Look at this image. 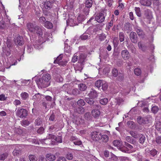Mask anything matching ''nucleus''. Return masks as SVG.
I'll use <instances>...</instances> for the list:
<instances>
[{
  "label": "nucleus",
  "instance_id": "nucleus-38",
  "mask_svg": "<svg viewBox=\"0 0 161 161\" xmlns=\"http://www.w3.org/2000/svg\"><path fill=\"white\" fill-rule=\"evenodd\" d=\"M108 101V99L106 98L101 99L99 100L100 103L103 105H106Z\"/></svg>",
  "mask_w": 161,
  "mask_h": 161
},
{
  "label": "nucleus",
  "instance_id": "nucleus-49",
  "mask_svg": "<svg viewBox=\"0 0 161 161\" xmlns=\"http://www.w3.org/2000/svg\"><path fill=\"white\" fill-rule=\"evenodd\" d=\"M37 42H38L37 41L35 42V44L34 45L35 47L37 49H39L40 48V47H41V46L42 44V42H40L38 43Z\"/></svg>",
  "mask_w": 161,
  "mask_h": 161
},
{
  "label": "nucleus",
  "instance_id": "nucleus-37",
  "mask_svg": "<svg viewBox=\"0 0 161 161\" xmlns=\"http://www.w3.org/2000/svg\"><path fill=\"white\" fill-rule=\"evenodd\" d=\"M55 80L57 82H60L63 81V78L60 75H57L54 77Z\"/></svg>",
  "mask_w": 161,
  "mask_h": 161
},
{
  "label": "nucleus",
  "instance_id": "nucleus-46",
  "mask_svg": "<svg viewBox=\"0 0 161 161\" xmlns=\"http://www.w3.org/2000/svg\"><path fill=\"white\" fill-rule=\"evenodd\" d=\"M77 104L79 106L82 107L85 104V102L83 99H80L78 101Z\"/></svg>",
  "mask_w": 161,
  "mask_h": 161
},
{
  "label": "nucleus",
  "instance_id": "nucleus-51",
  "mask_svg": "<svg viewBox=\"0 0 161 161\" xmlns=\"http://www.w3.org/2000/svg\"><path fill=\"white\" fill-rule=\"evenodd\" d=\"M158 151L155 149H153L152 150L149 151V153L153 157L154 156L157 155Z\"/></svg>",
  "mask_w": 161,
  "mask_h": 161
},
{
  "label": "nucleus",
  "instance_id": "nucleus-39",
  "mask_svg": "<svg viewBox=\"0 0 161 161\" xmlns=\"http://www.w3.org/2000/svg\"><path fill=\"white\" fill-rule=\"evenodd\" d=\"M42 123V119L38 118L35 121V125H40Z\"/></svg>",
  "mask_w": 161,
  "mask_h": 161
},
{
  "label": "nucleus",
  "instance_id": "nucleus-25",
  "mask_svg": "<svg viewBox=\"0 0 161 161\" xmlns=\"http://www.w3.org/2000/svg\"><path fill=\"white\" fill-rule=\"evenodd\" d=\"M9 59L11 61L9 62L10 66L9 67L7 68H9L12 65H16L17 63V61L14 58L10 57L9 58Z\"/></svg>",
  "mask_w": 161,
  "mask_h": 161
},
{
  "label": "nucleus",
  "instance_id": "nucleus-2",
  "mask_svg": "<svg viewBox=\"0 0 161 161\" xmlns=\"http://www.w3.org/2000/svg\"><path fill=\"white\" fill-rule=\"evenodd\" d=\"M152 119V117L149 115H147L145 117L139 116L137 119L138 123L141 125L147 124L151 121Z\"/></svg>",
  "mask_w": 161,
  "mask_h": 161
},
{
  "label": "nucleus",
  "instance_id": "nucleus-19",
  "mask_svg": "<svg viewBox=\"0 0 161 161\" xmlns=\"http://www.w3.org/2000/svg\"><path fill=\"white\" fill-rule=\"evenodd\" d=\"M44 26L48 29H52L53 27V24L50 21H46L44 25Z\"/></svg>",
  "mask_w": 161,
  "mask_h": 161
},
{
  "label": "nucleus",
  "instance_id": "nucleus-29",
  "mask_svg": "<svg viewBox=\"0 0 161 161\" xmlns=\"http://www.w3.org/2000/svg\"><path fill=\"white\" fill-rule=\"evenodd\" d=\"M120 150L122 152L126 153H130L132 151L129 149V148H127L126 147L124 146V147L120 148Z\"/></svg>",
  "mask_w": 161,
  "mask_h": 161
},
{
  "label": "nucleus",
  "instance_id": "nucleus-60",
  "mask_svg": "<svg viewBox=\"0 0 161 161\" xmlns=\"http://www.w3.org/2000/svg\"><path fill=\"white\" fill-rule=\"evenodd\" d=\"M106 38V36L105 34L102 33L99 35V39L102 41L104 40Z\"/></svg>",
  "mask_w": 161,
  "mask_h": 161
},
{
  "label": "nucleus",
  "instance_id": "nucleus-36",
  "mask_svg": "<svg viewBox=\"0 0 161 161\" xmlns=\"http://www.w3.org/2000/svg\"><path fill=\"white\" fill-rule=\"evenodd\" d=\"M103 83V81L102 80H99L96 82L95 85L98 88H99L102 86Z\"/></svg>",
  "mask_w": 161,
  "mask_h": 161
},
{
  "label": "nucleus",
  "instance_id": "nucleus-17",
  "mask_svg": "<svg viewBox=\"0 0 161 161\" xmlns=\"http://www.w3.org/2000/svg\"><path fill=\"white\" fill-rule=\"evenodd\" d=\"M67 92L68 93L70 94H72L74 95L77 96L80 94V92L79 91V89L77 88H75L72 90L71 92H70L69 91H67Z\"/></svg>",
  "mask_w": 161,
  "mask_h": 161
},
{
  "label": "nucleus",
  "instance_id": "nucleus-48",
  "mask_svg": "<svg viewBox=\"0 0 161 161\" xmlns=\"http://www.w3.org/2000/svg\"><path fill=\"white\" fill-rule=\"evenodd\" d=\"M50 9H47L45 8H42L43 13L46 16H48L50 15V12L49 11Z\"/></svg>",
  "mask_w": 161,
  "mask_h": 161
},
{
  "label": "nucleus",
  "instance_id": "nucleus-18",
  "mask_svg": "<svg viewBox=\"0 0 161 161\" xmlns=\"http://www.w3.org/2000/svg\"><path fill=\"white\" fill-rule=\"evenodd\" d=\"M63 57V55L62 54H60L58 56L56 59L54 61V64H61V60Z\"/></svg>",
  "mask_w": 161,
  "mask_h": 161
},
{
  "label": "nucleus",
  "instance_id": "nucleus-42",
  "mask_svg": "<svg viewBox=\"0 0 161 161\" xmlns=\"http://www.w3.org/2000/svg\"><path fill=\"white\" fill-rule=\"evenodd\" d=\"M22 98L24 100H25L28 97L29 95L26 92H22L21 94Z\"/></svg>",
  "mask_w": 161,
  "mask_h": 161
},
{
  "label": "nucleus",
  "instance_id": "nucleus-63",
  "mask_svg": "<svg viewBox=\"0 0 161 161\" xmlns=\"http://www.w3.org/2000/svg\"><path fill=\"white\" fill-rule=\"evenodd\" d=\"M101 86L102 89L103 90H106L107 89L108 87V84L107 83L104 82V83H103V84H102Z\"/></svg>",
  "mask_w": 161,
  "mask_h": 161
},
{
  "label": "nucleus",
  "instance_id": "nucleus-57",
  "mask_svg": "<svg viewBox=\"0 0 161 161\" xmlns=\"http://www.w3.org/2000/svg\"><path fill=\"white\" fill-rule=\"evenodd\" d=\"M90 8H88L86 6L83 8V12L86 15H87L89 14L90 11Z\"/></svg>",
  "mask_w": 161,
  "mask_h": 161
},
{
  "label": "nucleus",
  "instance_id": "nucleus-34",
  "mask_svg": "<svg viewBox=\"0 0 161 161\" xmlns=\"http://www.w3.org/2000/svg\"><path fill=\"white\" fill-rule=\"evenodd\" d=\"M156 129L159 131H161V122L157 121L156 122L155 125Z\"/></svg>",
  "mask_w": 161,
  "mask_h": 161
},
{
  "label": "nucleus",
  "instance_id": "nucleus-26",
  "mask_svg": "<svg viewBox=\"0 0 161 161\" xmlns=\"http://www.w3.org/2000/svg\"><path fill=\"white\" fill-rule=\"evenodd\" d=\"M139 136L140 137L139 140V142L141 144H143L146 140V137L145 136L141 134L140 136Z\"/></svg>",
  "mask_w": 161,
  "mask_h": 161
},
{
  "label": "nucleus",
  "instance_id": "nucleus-21",
  "mask_svg": "<svg viewBox=\"0 0 161 161\" xmlns=\"http://www.w3.org/2000/svg\"><path fill=\"white\" fill-rule=\"evenodd\" d=\"M86 102L90 105H93L95 103L94 100L92 98L86 97L85 99Z\"/></svg>",
  "mask_w": 161,
  "mask_h": 161
},
{
  "label": "nucleus",
  "instance_id": "nucleus-55",
  "mask_svg": "<svg viewBox=\"0 0 161 161\" xmlns=\"http://www.w3.org/2000/svg\"><path fill=\"white\" fill-rule=\"evenodd\" d=\"M66 158L68 160H72L73 159V156L72 153H68L66 154Z\"/></svg>",
  "mask_w": 161,
  "mask_h": 161
},
{
  "label": "nucleus",
  "instance_id": "nucleus-20",
  "mask_svg": "<svg viewBox=\"0 0 161 161\" xmlns=\"http://www.w3.org/2000/svg\"><path fill=\"white\" fill-rule=\"evenodd\" d=\"M100 139L103 142L106 143L109 140V137L107 135H101V136Z\"/></svg>",
  "mask_w": 161,
  "mask_h": 161
},
{
  "label": "nucleus",
  "instance_id": "nucleus-50",
  "mask_svg": "<svg viewBox=\"0 0 161 161\" xmlns=\"http://www.w3.org/2000/svg\"><path fill=\"white\" fill-rule=\"evenodd\" d=\"M130 133L132 136L135 138H136L139 137L138 134L136 132L130 131Z\"/></svg>",
  "mask_w": 161,
  "mask_h": 161
},
{
  "label": "nucleus",
  "instance_id": "nucleus-10",
  "mask_svg": "<svg viewBox=\"0 0 161 161\" xmlns=\"http://www.w3.org/2000/svg\"><path fill=\"white\" fill-rule=\"evenodd\" d=\"M43 6V8H45L47 9H50L53 7L52 3L49 1H46L42 3Z\"/></svg>",
  "mask_w": 161,
  "mask_h": 161
},
{
  "label": "nucleus",
  "instance_id": "nucleus-22",
  "mask_svg": "<svg viewBox=\"0 0 161 161\" xmlns=\"http://www.w3.org/2000/svg\"><path fill=\"white\" fill-rule=\"evenodd\" d=\"M125 74L123 72H119L118 77V80L122 81L124 79Z\"/></svg>",
  "mask_w": 161,
  "mask_h": 161
},
{
  "label": "nucleus",
  "instance_id": "nucleus-5",
  "mask_svg": "<svg viewBox=\"0 0 161 161\" xmlns=\"http://www.w3.org/2000/svg\"><path fill=\"white\" fill-rule=\"evenodd\" d=\"M14 42L16 45L21 46L24 44V41L22 36H19L16 39H14Z\"/></svg>",
  "mask_w": 161,
  "mask_h": 161
},
{
  "label": "nucleus",
  "instance_id": "nucleus-1",
  "mask_svg": "<svg viewBox=\"0 0 161 161\" xmlns=\"http://www.w3.org/2000/svg\"><path fill=\"white\" fill-rule=\"evenodd\" d=\"M51 76L48 73L44 74L41 78L36 80V82L39 87L42 88H46L50 85V80Z\"/></svg>",
  "mask_w": 161,
  "mask_h": 161
},
{
  "label": "nucleus",
  "instance_id": "nucleus-35",
  "mask_svg": "<svg viewBox=\"0 0 161 161\" xmlns=\"http://www.w3.org/2000/svg\"><path fill=\"white\" fill-rule=\"evenodd\" d=\"M86 56L84 54L81 53L79 56V61L80 63H82L86 59Z\"/></svg>",
  "mask_w": 161,
  "mask_h": 161
},
{
  "label": "nucleus",
  "instance_id": "nucleus-43",
  "mask_svg": "<svg viewBox=\"0 0 161 161\" xmlns=\"http://www.w3.org/2000/svg\"><path fill=\"white\" fill-rule=\"evenodd\" d=\"M42 95L39 93L36 94L32 97L33 99L35 100H39L41 99Z\"/></svg>",
  "mask_w": 161,
  "mask_h": 161
},
{
  "label": "nucleus",
  "instance_id": "nucleus-58",
  "mask_svg": "<svg viewBox=\"0 0 161 161\" xmlns=\"http://www.w3.org/2000/svg\"><path fill=\"white\" fill-rule=\"evenodd\" d=\"M115 102L119 105H120L123 102V99L120 97H116L115 99Z\"/></svg>",
  "mask_w": 161,
  "mask_h": 161
},
{
  "label": "nucleus",
  "instance_id": "nucleus-44",
  "mask_svg": "<svg viewBox=\"0 0 161 161\" xmlns=\"http://www.w3.org/2000/svg\"><path fill=\"white\" fill-rule=\"evenodd\" d=\"M84 111V109L81 107H78L76 109V111L79 114L83 113Z\"/></svg>",
  "mask_w": 161,
  "mask_h": 161
},
{
  "label": "nucleus",
  "instance_id": "nucleus-64",
  "mask_svg": "<svg viewBox=\"0 0 161 161\" xmlns=\"http://www.w3.org/2000/svg\"><path fill=\"white\" fill-rule=\"evenodd\" d=\"M39 21L42 24H44L45 22L47 21L45 18L44 17L42 16L39 18Z\"/></svg>",
  "mask_w": 161,
  "mask_h": 161
},
{
  "label": "nucleus",
  "instance_id": "nucleus-31",
  "mask_svg": "<svg viewBox=\"0 0 161 161\" xmlns=\"http://www.w3.org/2000/svg\"><path fill=\"white\" fill-rule=\"evenodd\" d=\"M111 72L113 76L114 77H117L118 76L119 73H118V69L115 68H113L112 69Z\"/></svg>",
  "mask_w": 161,
  "mask_h": 161
},
{
  "label": "nucleus",
  "instance_id": "nucleus-12",
  "mask_svg": "<svg viewBox=\"0 0 161 161\" xmlns=\"http://www.w3.org/2000/svg\"><path fill=\"white\" fill-rule=\"evenodd\" d=\"M140 3L144 6H150L151 5V3L149 0H140Z\"/></svg>",
  "mask_w": 161,
  "mask_h": 161
},
{
  "label": "nucleus",
  "instance_id": "nucleus-9",
  "mask_svg": "<svg viewBox=\"0 0 161 161\" xmlns=\"http://www.w3.org/2000/svg\"><path fill=\"white\" fill-rule=\"evenodd\" d=\"M144 15L147 19H151L153 18L152 12L149 9H147L144 10Z\"/></svg>",
  "mask_w": 161,
  "mask_h": 161
},
{
  "label": "nucleus",
  "instance_id": "nucleus-27",
  "mask_svg": "<svg viewBox=\"0 0 161 161\" xmlns=\"http://www.w3.org/2000/svg\"><path fill=\"white\" fill-rule=\"evenodd\" d=\"M154 142H156L158 145L161 146V136H156Z\"/></svg>",
  "mask_w": 161,
  "mask_h": 161
},
{
  "label": "nucleus",
  "instance_id": "nucleus-13",
  "mask_svg": "<svg viewBox=\"0 0 161 161\" xmlns=\"http://www.w3.org/2000/svg\"><path fill=\"white\" fill-rule=\"evenodd\" d=\"M34 30V33L36 32L39 36H42L43 35L42 29V28L39 26L36 25Z\"/></svg>",
  "mask_w": 161,
  "mask_h": 161
},
{
  "label": "nucleus",
  "instance_id": "nucleus-15",
  "mask_svg": "<svg viewBox=\"0 0 161 161\" xmlns=\"http://www.w3.org/2000/svg\"><path fill=\"white\" fill-rule=\"evenodd\" d=\"M46 157L47 159L50 161H54L56 158V156L52 153H48L46 155Z\"/></svg>",
  "mask_w": 161,
  "mask_h": 161
},
{
  "label": "nucleus",
  "instance_id": "nucleus-52",
  "mask_svg": "<svg viewBox=\"0 0 161 161\" xmlns=\"http://www.w3.org/2000/svg\"><path fill=\"white\" fill-rule=\"evenodd\" d=\"M30 124V122L27 120H24L22 122V125L24 127H25L29 125Z\"/></svg>",
  "mask_w": 161,
  "mask_h": 161
},
{
  "label": "nucleus",
  "instance_id": "nucleus-54",
  "mask_svg": "<svg viewBox=\"0 0 161 161\" xmlns=\"http://www.w3.org/2000/svg\"><path fill=\"white\" fill-rule=\"evenodd\" d=\"M30 161H37V158L36 157L33 155H30L29 156Z\"/></svg>",
  "mask_w": 161,
  "mask_h": 161
},
{
  "label": "nucleus",
  "instance_id": "nucleus-62",
  "mask_svg": "<svg viewBox=\"0 0 161 161\" xmlns=\"http://www.w3.org/2000/svg\"><path fill=\"white\" fill-rule=\"evenodd\" d=\"M76 122L77 124H82L84 123V120L81 118L79 117L77 118Z\"/></svg>",
  "mask_w": 161,
  "mask_h": 161
},
{
  "label": "nucleus",
  "instance_id": "nucleus-40",
  "mask_svg": "<svg viewBox=\"0 0 161 161\" xmlns=\"http://www.w3.org/2000/svg\"><path fill=\"white\" fill-rule=\"evenodd\" d=\"M89 37L90 36L89 35L84 33L80 36V38L81 40L84 41L89 39Z\"/></svg>",
  "mask_w": 161,
  "mask_h": 161
},
{
  "label": "nucleus",
  "instance_id": "nucleus-24",
  "mask_svg": "<svg viewBox=\"0 0 161 161\" xmlns=\"http://www.w3.org/2000/svg\"><path fill=\"white\" fill-rule=\"evenodd\" d=\"M85 19V16L82 14H80L77 17V20L79 23H82Z\"/></svg>",
  "mask_w": 161,
  "mask_h": 161
},
{
  "label": "nucleus",
  "instance_id": "nucleus-3",
  "mask_svg": "<svg viewBox=\"0 0 161 161\" xmlns=\"http://www.w3.org/2000/svg\"><path fill=\"white\" fill-rule=\"evenodd\" d=\"M16 115L19 117L23 118H25L28 115V111L23 108H19L16 112Z\"/></svg>",
  "mask_w": 161,
  "mask_h": 161
},
{
  "label": "nucleus",
  "instance_id": "nucleus-11",
  "mask_svg": "<svg viewBox=\"0 0 161 161\" xmlns=\"http://www.w3.org/2000/svg\"><path fill=\"white\" fill-rule=\"evenodd\" d=\"M26 26L27 29L29 31L34 33V29L36 26L35 25L32 23L29 22L27 24Z\"/></svg>",
  "mask_w": 161,
  "mask_h": 161
},
{
  "label": "nucleus",
  "instance_id": "nucleus-28",
  "mask_svg": "<svg viewBox=\"0 0 161 161\" xmlns=\"http://www.w3.org/2000/svg\"><path fill=\"white\" fill-rule=\"evenodd\" d=\"M86 7L88 8H90L93 4V2L92 0H86L85 2Z\"/></svg>",
  "mask_w": 161,
  "mask_h": 161
},
{
  "label": "nucleus",
  "instance_id": "nucleus-6",
  "mask_svg": "<svg viewBox=\"0 0 161 161\" xmlns=\"http://www.w3.org/2000/svg\"><path fill=\"white\" fill-rule=\"evenodd\" d=\"M104 14L103 13H100L97 14L95 16V19L98 23L103 22L105 19Z\"/></svg>",
  "mask_w": 161,
  "mask_h": 161
},
{
  "label": "nucleus",
  "instance_id": "nucleus-47",
  "mask_svg": "<svg viewBox=\"0 0 161 161\" xmlns=\"http://www.w3.org/2000/svg\"><path fill=\"white\" fill-rule=\"evenodd\" d=\"M152 111L154 114L157 113L159 110V108L158 106H154L152 108Z\"/></svg>",
  "mask_w": 161,
  "mask_h": 161
},
{
  "label": "nucleus",
  "instance_id": "nucleus-33",
  "mask_svg": "<svg viewBox=\"0 0 161 161\" xmlns=\"http://www.w3.org/2000/svg\"><path fill=\"white\" fill-rule=\"evenodd\" d=\"M127 125L131 129H134L135 127V123L132 121H129L127 122Z\"/></svg>",
  "mask_w": 161,
  "mask_h": 161
},
{
  "label": "nucleus",
  "instance_id": "nucleus-30",
  "mask_svg": "<svg viewBox=\"0 0 161 161\" xmlns=\"http://www.w3.org/2000/svg\"><path fill=\"white\" fill-rule=\"evenodd\" d=\"M137 34L139 36H143L144 33L142 30L140 28L138 27L136 29Z\"/></svg>",
  "mask_w": 161,
  "mask_h": 161
},
{
  "label": "nucleus",
  "instance_id": "nucleus-4",
  "mask_svg": "<svg viewBox=\"0 0 161 161\" xmlns=\"http://www.w3.org/2000/svg\"><path fill=\"white\" fill-rule=\"evenodd\" d=\"M101 135V133L99 131H94L91 133V136L94 141H97L100 140Z\"/></svg>",
  "mask_w": 161,
  "mask_h": 161
},
{
  "label": "nucleus",
  "instance_id": "nucleus-14",
  "mask_svg": "<svg viewBox=\"0 0 161 161\" xmlns=\"http://www.w3.org/2000/svg\"><path fill=\"white\" fill-rule=\"evenodd\" d=\"M88 96L89 97L94 98L97 97V94L95 90L91 89L88 94Z\"/></svg>",
  "mask_w": 161,
  "mask_h": 161
},
{
  "label": "nucleus",
  "instance_id": "nucleus-8",
  "mask_svg": "<svg viewBox=\"0 0 161 161\" xmlns=\"http://www.w3.org/2000/svg\"><path fill=\"white\" fill-rule=\"evenodd\" d=\"M130 38L132 42L136 43L137 42V36L136 33L134 32H131L130 34Z\"/></svg>",
  "mask_w": 161,
  "mask_h": 161
},
{
  "label": "nucleus",
  "instance_id": "nucleus-16",
  "mask_svg": "<svg viewBox=\"0 0 161 161\" xmlns=\"http://www.w3.org/2000/svg\"><path fill=\"white\" fill-rule=\"evenodd\" d=\"M92 114L94 118H97L100 116V112L98 109H94L92 110Z\"/></svg>",
  "mask_w": 161,
  "mask_h": 161
},
{
  "label": "nucleus",
  "instance_id": "nucleus-7",
  "mask_svg": "<svg viewBox=\"0 0 161 161\" xmlns=\"http://www.w3.org/2000/svg\"><path fill=\"white\" fill-rule=\"evenodd\" d=\"M121 55L124 60H128L131 57L129 52L127 49L122 50L121 51Z\"/></svg>",
  "mask_w": 161,
  "mask_h": 161
},
{
  "label": "nucleus",
  "instance_id": "nucleus-23",
  "mask_svg": "<svg viewBox=\"0 0 161 161\" xmlns=\"http://www.w3.org/2000/svg\"><path fill=\"white\" fill-rule=\"evenodd\" d=\"M78 87L80 91H84L86 90L87 86L85 84L80 83L78 85Z\"/></svg>",
  "mask_w": 161,
  "mask_h": 161
},
{
  "label": "nucleus",
  "instance_id": "nucleus-41",
  "mask_svg": "<svg viewBox=\"0 0 161 161\" xmlns=\"http://www.w3.org/2000/svg\"><path fill=\"white\" fill-rule=\"evenodd\" d=\"M8 154L5 153L0 154V160H4L8 157Z\"/></svg>",
  "mask_w": 161,
  "mask_h": 161
},
{
  "label": "nucleus",
  "instance_id": "nucleus-61",
  "mask_svg": "<svg viewBox=\"0 0 161 161\" xmlns=\"http://www.w3.org/2000/svg\"><path fill=\"white\" fill-rule=\"evenodd\" d=\"M6 24L5 22L2 20L0 21V28L1 29H4L5 28Z\"/></svg>",
  "mask_w": 161,
  "mask_h": 161
},
{
  "label": "nucleus",
  "instance_id": "nucleus-56",
  "mask_svg": "<svg viewBox=\"0 0 161 161\" xmlns=\"http://www.w3.org/2000/svg\"><path fill=\"white\" fill-rule=\"evenodd\" d=\"M6 40V44L8 48H10L12 47V43L11 39H9V38L7 37Z\"/></svg>",
  "mask_w": 161,
  "mask_h": 161
},
{
  "label": "nucleus",
  "instance_id": "nucleus-32",
  "mask_svg": "<svg viewBox=\"0 0 161 161\" xmlns=\"http://www.w3.org/2000/svg\"><path fill=\"white\" fill-rule=\"evenodd\" d=\"M136 14L139 17H141L142 16V14L141 12L140 8L139 7H135L134 9Z\"/></svg>",
  "mask_w": 161,
  "mask_h": 161
},
{
  "label": "nucleus",
  "instance_id": "nucleus-45",
  "mask_svg": "<svg viewBox=\"0 0 161 161\" xmlns=\"http://www.w3.org/2000/svg\"><path fill=\"white\" fill-rule=\"evenodd\" d=\"M125 140L131 144H134V139L130 136H127L125 137Z\"/></svg>",
  "mask_w": 161,
  "mask_h": 161
},
{
  "label": "nucleus",
  "instance_id": "nucleus-59",
  "mask_svg": "<svg viewBox=\"0 0 161 161\" xmlns=\"http://www.w3.org/2000/svg\"><path fill=\"white\" fill-rule=\"evenodd\" d=\"M141 72L140 69L139 68H136L134 69V73L137 76L141 74Z\"/></svg>",
  "mask_w": 161,
  "mask_h": 161
},
{
  "label": "nucleus",
  "instance_id": "nucleus-53",
  "mask_svg": "<svg viewBox=\"0 0 161 161\" xmlns=\"http://www.w3.org/2000/svg\"><path fill=\"white\" fill-rule=\"evenodd\" d=\"M119 39L120 42H121L124 41L125 36L123 32H120L119 34Z\"/></svg>",
  "mask_w": 161,
  "mask_h": 161
}]
</instances>
